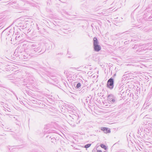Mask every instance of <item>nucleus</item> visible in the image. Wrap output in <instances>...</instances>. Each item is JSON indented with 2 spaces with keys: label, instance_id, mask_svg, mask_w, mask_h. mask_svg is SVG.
Here are the masks:
<instances>
[{
  "label": "nucleus",
  "instance_id": "obj_1",
  "mask_svg": "<svg viewBox=\"0 0 152 152\" xmlns=\"http://www.w3.org/2000/svg\"><path fill=\"white\" fill-rule=\"evenodd\" d=\"M107 87L110 89H112L113 87V80L112 78L110 79L108 81Z\"/></svg>",
  "mask_w": 152,
  "mask_h": 152
},
{
  "label": "nucleus",
  "instance_id": "obj_2",
  "mask_svg": "<svg viewBox=\"0 0 152 152\" xmlns=\"http://www.w3.org/2000/svg\"><path fill=\"white\" fill-rule=\"evenodd\" d=\"M101 129L104 132L106 133H109L110 132V130L107 128L102 127L101 128Z\"/></svg>",
  "mask_w": 152,
  "mask_h": 152
},
{
  "label": "nucleus",
  "instance_id": "obj_3",
  "mask_svg": "<svg viewBox=\"0 0 152 152\" xmlns=\"http://www.w3.org/2000/svg\"><path fill=\"white\" fill-rule=\"evenodd\" d=\"M94 48L95 51H99L101 49L100 46L98 44L95 45H94Z\"/></svg>",
  "mask_w": 152,
  "mask_h": 152
},
{
  "label": "nucleus",
  "instance_id": "obj_4",
  "mask_svg": "<svg viewBox=\"0 0 152 152\" xmlns=\"http://www.w3.org/2000/svg\"><path fill=\"white\" fill-rule=\"evenodd\" d=\"M94 41V45L96 44H98V40L97 38L96 37H94L93 39Z\"/></svg>",
  "mask_w": 152,
  "mask_h": 152
},
{
  "label": "nucleus",
  "instance_id": "obj_5",
  "mask_svg": "<svg viewBox=\"0 0 152 152\" xmlns=\"http://www.w3.org/2000/svg\"><path fill=\"white\" fill-rule=\"evenodd\" d=\"M100 146L102 148L104 149L105 150H106L107 149V147L106 146L104 145L101 144L100 145Z\"/></svg>",
  "mask_w": 152,
  "mask_h": 152
},
{
  "label": "nucleus",
  "instance_id": "obj_6",
  "mask_svg": "<svg viewBox=\"0 0 152 152\" xmlns=\"http://www.w3.org/2000/svg\"><path fill=\"white\" fill-rule=\"evenodd\" d=\"M91 145V144H87V145H86L85 146V148H88L89 147H90Z\"/></svg>",
  "mask_w": 152,
  "mask_h": 152
},
{
  "label": "nucleus",
  "instance_id": "obj_7",
  "mask_svg": "<svg viewBox=\"0 0 152 152\" xmlns=\"http://www.w3.org/2000/svg\"><path fill=\"white\" fill-rule=\"evenodd\" d=\"M81 85L80 84V83H78L77 85V88H78L80 87V86Z\"/></svg>",
  "mask_w": 152,
  "mask_h": 152
},
{
  "label": "nucleus",
  "instance_id": "obj_8",
  "mask_svg": "<svg viewBox=\"0 0 152 152\" xmlns=\"http://www.w3.org/2000/svg\"><path fill=\"white\" fill-rule=\"evenodd\" d=\"M97 152H102L101 150H98L97 151Z\"/></svg>",
  "mask_w": 152,
  "mask_h": 152
},
{
  "label": "nucleus",
  "instance_id": "obj_9",
  "mask_svg": "<svg viewBox=\"0 0 152 152\" xmlns=\"http://www.w3.org/2000/svg\"><path fill=\"white\" fill-rule=\"evenodd\" d=\"M112 101L113 102H114V101H115V100H114V99H112Z\"/></svg>",
  "mask_w": 152,
  "mask_h": 152
}]
</instances>
